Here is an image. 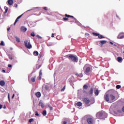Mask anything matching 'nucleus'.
Listing matches in <instances>:
<instances>
[{
    "label": "nucleus",
    "instance_id": "obj_20",
    "mask_svg": "<svg viewBox=\"0 0 124 124\" xmlns=\"http://www.w3.org/2000/svg\"><path fill=\"white\" fill-rule=\"evenodd\" d=\"M5 85V82L3 80H1L0 81V86H4Z\"/></svg>",
    "mask_w": 124,
    "mask_h": 124
},
{
    "label": "nucleus",
    "instance_id": "obj_36",
    "mask_svg": "<svg viewBox=\"0 0 124 124\" xmlns=\"http://www.w3.org/2000/svg\"><path fill=\"white\" fill-rule=\"evenodd\" d=\"M48 85H46L45 87V90H46V91H48Z\"/></svg>",
    "mask_w": 124,
    "mask_h": 124
},
{
    "label": "nucleus",
    "instance_id": "obj_21",
    "mask_svg": "<svg viewBox=\"0 0 124 124\" xmlns=\"http://www.w3.org/2000/svg\"><path fill=\"white\" fill-rule=\"evenodd\" d=\"M93 93V89L91 88L89 91V94L92 95Z\"/></svg>",
    "mask_w": 124,
    "mask_h": 124
},
{
    "label": "nucleus",
    "instance_id": "obj_5",
    "mask_svg": "<svg viewBox=\"0 0 124 124\" xmlns=\"http://www.w3.org/2000/svg\"><path fill=\"white\" fill-rule=\"evenodd\" d=\"M24 45L26 48H28V49H31L32 46L31 44V43L29 42V40H26L24 41Z\"/></svg>",
    "mask_w": 124,
    "mask_h": 124
},
{
    "label": "nucleus",
    "instance_id": "obj_19",
    "mask_svg": "<svg viewBox=\"0 0 124 124\" xmlns=\"http://www.w3.org/2000/svg\"><path fill=\"white\" fill-rule=\"evenodd\" d=\"M8 3L10 5H12V4H13V0H8Z\"/></svg>",
    "mask_w": 124,
    "mask_h": 124
},
{
    "label": "nucleus",
    "instance_id": "obj_10",
    "mask_svg": "<svg viewBox=\"0 0 124 124\" xmlns=\"http://www.w3.org/2000/svg\"><path fill=\"white\" fill-rule=\"evenodd\" d=\"M90 99H89V98H85L83 99V102H84L85 104H89V103H90Z\"/></svg>",
    "mask_w": 124,
    "mask_h": 124
},
{
    "label": "nucleus",
    "instance_id": "obj_26",
    "mask_svg": "<svg viewBox=\"0 0 124 124\" xmlns=\"http://www.w3.org/2000/svg\"><path fill=\"white\" fill-rule=\"evenodd\" d=\"M43 115L44 116H46V115H47V111H46V110H44L43 111Z\"/></svg>",
    "mask_w": 124,
    "mask_h": 124
},
{
    "label": "nucleus",
    "instance_id": "obj_31",
    "mask_svg": "<svg viewBox=\"0 0 124 124\" xmlns=\"http://www.w3.org/2000/svg\"><path fill=\"white\" fill-rule=\"evenodd\" d=\"M4 9H5V13H7V11H8V8L7 7L5 6Z\"/></svg>",
    "mask_w": 124,
    "mask_h": 124
},
{
    "label": "nucleus",
    "instance_id": "obj_24",
    "mask_svg": "<svg viewBox=\"0 0 124 124\" xmlns=\"http://www.w3.org/2000/svg\"><path fill=\"white\" fill-rule=\"evenodd\" d=\"M24 14H22L21 15L19 16H18L17 17V18L16 19V22H18V21H19V19H20L21 18V17H22V16Z\"/></svg>",
    "mask_w": 124,
    "mask_h": 124
},
{
    "label": "nucleus",
    "instance_id": "obj_12",
    "mask_svg": "<svg viewBox=\"0 0 124 124\" xmlns=\"http://www.w3.org/2000/svg\"><path fill=\"white\" fill-rule=\"evenodd\" d=\"M68 122V119L65 118L62 120V124H67Z\"/></svg>",
    "mask_w": 124,
    "mask_h": 124
},
{
    "label": "nucleus",
    "instance_id": "obj_64",
    "mask_svg": "<svg viewBox=\"0 0 124 124\" xmlns=\"http://www.w3.org/2000/svg\"><path fill=\"white\" fill-rule=\"evenodd\" d=\"M10 50H13V48H12V47H11Z\"/></svg>",
    "mask_w": 124,
    "mask_h": 124
},
{
    "label": "nucleus",
    "instance_id": "obj_27",
    "mask_svg": "<svg viewBox=\"0 0 124 124\" xmlns=\"http://www.w3.org/2000/svg\"><path fill=\"white\" fill-rule=\"evenodd\" d=\"M35 78H36L35 76L31 78V80L32 82H35Z\"/></svg>",
    "mask_w": 124,
    "mask_h": 124
},
{
    "label": "nucleus",
    "instance_id": "obj_42",
    "mask_svg": "<svg viewBox=\"0 0 124 124\" xmlns=\"http://www.w3.org/2000/svg\"><path fill=\"white\" fill-rule=\"evenodd\" d=\"M79 77H80V78L83 77V75L82 74H80L79 75H78Z\"/></svg>",
    "mask_w": 124,
    "mask_h": 124
},
{
    "label": "nucleus",
    "instance_id": "obj_44",
    "mask_svg": "<svg viewBox=\"0 0 124 124\" xmlns=\"http://www.w3.org/2000/svg\"><path fill=\"white\" fill-rule=\"evenodd\" d=\"M59 37H60V36H57V37H56V38H57V39H58V40H61V38H59Z\"/></svg>",
    "mask_w": 124,
    "mask_h": 124
},
{
    "label": "nucleus",
    "instance_id": "obj_37",
    "mask_svg": "<svg viewBox=\"0 0 124 124\" xmlns=\"http://www.w3.org/2000/svg\"><path fill=\"white\" fill-rule=\"evenodd\" d=\"M116 89H121V85H118L116 86Z\"/></svg>",
    "mask_w": 124,
    "mask_h": 124
},
{
    "label": "nucleus",
    "instance_id": "obj_38",
    "mask_svg": "<svg viewBox=\"0 0 124 124\" xmlns=\"http://www.w3.org/2000/svg\"><path fill=\"white\" fill-rule=\"evenodd\" d=\"M8 56H9V58L10 59V60H13L12 56L10 55V54H9Z\"/></svg>",
    "mask_w": 124,
    "mask_h": 124
},
{
    "label": "nucleus",
    "instance_id": "obj_30",
    "mask_svg": "<svg viewBox=\"0 0 124 124\" xmlns=\"http://www.w3.org/2000/svg\"><path fill=\"white\" fill-rule=\"evenodd\" d=\"M0 45V46H4L5 45L4 44V42H3V41H1Z\"/></svg>",
    "mask_w": 124,
    "mask_h": 124
},
{
    "label": "nucleus",
    "instance_id": "obj_7",
    "mask_svg": "<svg viewBox=\"0 0 124 124\" xmlns=\"http://www.w3.org/2000/svg\"><path fill=\"white\" fill-rule=\"evenodd\" d=\"M70 17L71 18H73L74 19V21H75V23H76V24H77L78 25V26H79V27H81V23H80V22H79V21H78V20H77V19L76 18H75L74 17V16H70Z\"/></svg>",
    "mask_w": 124,
    "mask_h": 124
},
{
    "label": "nucleus",
    "instance_id": "obj_61",
    "mask_svg": "<svg viewBox=\"0 0 124 124\" xmlns=\"http://www.w3.org/2000/svg\"><path fill=\"white\" fill-rule=\"evenodd\" d=\"M113 45H114V46H115V47H117V46L116 44H114Z\"/></svg>",
    "mask_w": 124,
    "mask_h": 124
},
{
    "label": "nucleus",
    "instance_id": "obj_50",
    "mask_svg": "<svg viewBox=\"0 0 124 124\" xmlns=\"http://www.w3.org/2000/svg\"><path fill=\"white\" fill-rule=\"evenodd\" d=\"M49 109H50V110H53V107H49Z\"/></svg>",
    "mask_w": 124,
    "mask_h": 124
},
{
    "label": "nucleus",
    "instance_id": "obj_23",
    "mask_svg": "<svg viewBox=\"0 0 124 124\" xmlns=\"http://www.w3.org/2000/svg\"><path fill=\"white\" fill-rule=\"evenodd\" d=\"M76 105L78 107H80V106H82V103L81 102H78L77 104H76Z\"/></svg>",
    "mask_w": 124,
    "mask_h": 124
},
{
    "label": "nucleus",
    "instance_id": "obj_59",
    "mask_svg": "<svg viewBox=\"0 0 124 124\" xmlns=\"http://www.w3.org/2000/svg\"><path fill=\"white\" fill-rule=\"evenodd\" d=\"M122 111L124 112V107L122 108Z\"/></svg>",
    "mask_w": 124,
    "mask_h": 124
},
{
    "label": "nucleus",
    "instance_id": "obj_41",
    "mask_svg": "<svg viewBox=\"0 0 124 124\" xmlns=\"http://www.w3.org/2000/svg\"><path fill=\"white\" fill-rule=\"evenodd\" d=\"M64 90H65V86H64L61 91L62 92H63Z\"/></svg>",
    "mask_w": 124,
    "mask_h": 124
},
{
    "label": "nucleus",
    "instance_id": "obj_46",
    "mask_svg": "<svg viewBox=\"0 0 124 124\" xmlns=\"http://www.w3.org/2000/svg\"><path fill=\"white\" fill-rule=\"evenodd\" d=\"M17 1L19 3H21V2H22V0H17Z\"/></svg>",
    "mask_w": 124,
    "mask_h": 124
},
{
    "label": "nucleus",
    "instance_id": "obj_56",
    "mask_svg": "<svg viewBox=\"0 0 124 124\" xmlns=\"http://www.w3.org/2000/svg\"><path fill=\"white\" fill-rule=\"evenodd\" d=\"M3 109H6V106H4V107H3Z\"/></svg>",
    "mask_w": 124,
    "mask_h": 124
},
{
    "label": "nucleus",
    "instance_id": "obj_40",
    "mask_svg": "<svg viewBox=\"0 0 124 124\" xmlns=\"http://www.w3.org/2000/svg\"><path fill=\"white\" fill-rule=\"evenodd\" d=\"M35 116H39V114H38V112L35 111Z\"/></svg>",
    "mask_w": 124,
    "mask_h": 124
},
{
    "label": "nucleus",
    "instance_id": "obj_11",
    "mask_svg": "<svg viewBox=\"0 0 124 124\" xmlns=\"http://www.w3.org/2000/svg\"><path fill=\"white\" fill-rule=\"evenodd\" d=\"M82 124H87V117H84L82 118Z\"/></svg>",
    "mask_w": 124,
    "mask_h": 124
},
{
    "label": "nucleus",
    "instance_id": "obj_54",
    "mask_svg": "<svg viewBox=\"0 0 124 124\" xmlns=\"http://www.w3.org/2000/svg\"><path fill=\"white\" fill-rule=\"evenodd\" d=\"M110 44H111V45H113L114 43H113V42H110Z\"/></svg>",
    "mask_w": 124,
    "mask_h": 124
},
{
    "label": "nucleus",
    "instance_id": "obj_4",
    "mask_svg": "<svg viewBox=\"0 0 124 124\" xmlns=\"http://www.w3.org/2000/svg\"><path fill=\"white\" fill-rule=\"evenodd\" d=\"M67 57H68V59L72 62H78V57L76 56L68 55H67Z\"/></svg>",
    "mask_w": 124,
    "mask_h": 124
},
{
    "label": "nucleus",
    "instance_id": "obj_16",
    "mask_svg": "<svg viewBox=\"0 0 124 124\" xmlns=\"http://www.w3.org/2000/svg\"><path fill=\"white\" fill-rule=\"evenodd\" d=\"M35 95L37 97H40V96H41V93H40V92H37L35 93Z\"/></svg>",
    "mask_w": 124,
    "mask_h": 124
},
{
    "label": "nucleus",
    "instance_id": "obj_32",
    "mask_svg": "<svg viewBox=\"0 0 124 124\" xmlns=\"http://www.w3.org/2000/svg\"><path fill=\"white\" fill-rule=\"evenodd\" d=\"M31 36H33V37H34V36H35V34H34V32H33L31 33Z\"/></svg>",
    "mask_w": 124,
    "mask_h": 124
},
{
    "label": "nucleus",
    "instance_id": "obj_17",
    "mask_svg": "<svg viewBox=\"0 0 124 124\" xmlns=\"http://www.w3.org/2000/svg\"><path fill=\"white\" fill-rule=\"evenodd\" d=\"M39 106H41V107L42 108H43V107H44V104H43V103H42V102L40 101L39 102Z\"/></svg>",
    "mask_w": 124,
    "mask_h": 124
},
{
    "label": "nucleus",
    "instance_id": "obj_43",
    "mask_svg": "<svg viewBox=\"0 0 124 124\" xmlns=\"http://www.w3.org/2000/svg\"><path fill=\"white\" fill-rule=\"evenodd\" d=\"M8 97L9 101L10 102V95H9V93L8 94Z\"/></svg>",
    "mask_w": 124,
    "mask_h": 124
},
{
    "label": "nucleus",
    "instance_id": "obj_34",
    "mask_svg": "<svg viewBox=\"0 0 124 124\" xmlns=\"http://www.w3.org/2000/svg\"><path fill=\"white\" fill-rule=\"evenodd\" d=\"M93 34L94 35H95V36H98L99 35V34H98V33H93Z\"/></svg>",
    "mask_w": 124,
    "mask_h": 124
},
{
    "label": "nucleus",
    "instance_id": "obj_48",
    "mask_svg": "<svg viewBox=\"0 0 124 124\" xmlns=\"http://www.w3.org/2000/svg\"><path fill=\"white\" fill-rule=\"evenodd\" d=\"M47 46H52V44L47 43Z\"/></svg>",
    "mask_w": 124,
    "mask_h": 124
},
{
    "label": "nucleus",
    "instance_id": "obj_29",
    "mask_svg": "<svg viewBox=\"0 0 124 124\" xmlns=\"http://www.w3.org/2000/svg\"><path fill=\"white\" fill-rule=\"evenodd\" d=\"M98 37L100 39H101L102 38H105L104 36H103L102 35H98Z\"/></svg>",
    "mask_w": 124,
    "mask_h": 124
},
{
    "label": "nucleus",
    "instance_id": "obj_63",
    "mask_svg": "<svg viewBox=\"0 0 124 124\" xmlns=\"http://www.w3.org/2000/svg\"><path fill=\"white\" fill-rule=\"evenodd\" d=\"M76 76H79V75H78V74H76Z\"/></svg>",
    "mask_w": 124,
    "mask_h": 124
},
{
    "label": "nucleus",
    "instance_id": "obj_15",
    "mask_svg": "<svg viewBox=\"0 0 124 124\" xmlns=\"http://www.w3.org/2000/svg\"><path fill=\"white\" fill-rule=\"evenodd\" d=\"M21 31H23L24 32H25V31H27V28H26L25 27H22L21 28Z\"/></svg>",
    "mask_w": 124,
    "mask_h": 124
},
{
    "label": "nucleus",
    "instance_id": "obj_47",
    "mask_svg": "<svg viewBox=\"0 0 124 124\" xmlns=\"http://www.w3.org/2000/svg\"><path fill=\"white\" fill-rule=\"evenodd\" d=\"M63 20H64V21H66V20H68V18L64 17V18H63Z\"/></svg>",
    "mask_w": 124,
    "mask_h": 124
},
{
    "label": "nucleus",
    "instance_id": "obj_25",
    "mask_svg": "<svg viewBox=\"0 0 124 124\" xmlns=\"http://www.w3.org/2000/svg\"><path fill=\"white\" fill-rule=\"evenodd\" d=\"M117 61L119 62H121L123 61V58L122 57H118Z\"/></svg>",
    "mask_w": 124,
    "mask_h": 124
},
{
    "label": "nucleus",
    "instance_id": "obj_49",
    "mask_svg": "<svg viewBox=\"0 0 124 124\" xmlns=\"http://www.w3.org/2000/svg\"><path fill=\"white\" fill-rule=\"evenodd\" d=\"M8 67L11 68V67H12V65H11V64H9V65H8Z\"/></svg>",
    "mask_w": 124,
    "mask_h": 124
},
{
    "label": "nucleus",
    "instance_id": "obj_33",
    "mask_svg": "<svg viewBox=\"0 0 124 124\" xmlns=\"http://www.w3.org/2000/svg\"><path fill=\"white\" fill-rule=\"evenodd\" d=\"M33 119H32V118H31V119H30L29 120V123H32V122H33Z\"/></svg>",
    "mask_w": 124,
    "mask_h": 124
},
{
    "label": "nucleus",
    "instance_id": "obj_18",
    "mask_svg": "<svg viewBox=\"0 0 124 124\" xmlns=\"http://www.w3.org/2000/svg\"><path fill=\"white\" fill-rule=\"evenodd\" d=\"M94 93L95 94V95H98L99 93V91H98V89H96L94 91Z\"/></svg>",
    "mask_w": 124,
    "mask_h": 124
},
{
    "label": "nucleus",
    "instance_id": "obj_62",
    "mask_svg": "<svg viewBox=\"0 0 124 124\" xmlns=\"http://www.w3.org/2000/svg\"><path fill=\"white\" fill-rule=\"evenodd\" d=\"M16 23H17V22H16V20L15 23H14V25H16Z\"/></svg>",
    "mask_w": 124,
    "mask_h": 124
},
{
    "label": "nucleus",
    "instance_id": "obj_52",
    "mask_svg": "<svg viewBox=\"0 0 124 124\" xmlns=\"http://www.w3.org/2000/svg\"><path fill=\"white\" fill-rule=\"evenodd\" d=\"M54 34L52 33L51 35V37H54Z\"/></svg>",
    "mask_w": 124,
    "mask_h": 124
},
{
    "label": "nucleus",
    "instance_id": "obj_22",
    "mask_svg": "<svg viewBox=\"0 0 124 124\" xmlns=\"http://www.w3.org/2000/svg\"><path fill=\"white\" fill-rule=\"evenodd\" d=\"M42 76V71L41 70L40 71V75L39 76V79L41 80V77Z\"/></svg>",
    "mask_w": 124,
    "mask_h": 124
},
{
    "label": "nucleus",
    "instance_id": "obj_57",
    "mask_svg": "<svg viewBox=\"0 0 124 124\" xmlns=\"http://www.w3.org/2000/svg\"><path fill=\"white\" fill-rule=\"evenodd\" d=\"M14 95H15L14 94H13V96H12V99L14 98Z\"/></svg>",
    "mask_w": 124,
    "mask_h": 124
},
{
    "label": "nucleus",
    "instance_id": "obj_14",
    "mask_svg": "<svg viewBox=\"0 0 124 124\" xmlns=\"http://www.w3.org/2000/svg\"><path fill=\"white\" fill-rule=\"evenodd\" d=\"M107 42V41H105V40H102L99 42L100 44H101V45H103L104 44H106Z\"/></svg>",
    "mask_w": 124,
    "mask_h": 124
},
{
    "label": "nucleus",
    "instance_id": "obj_2",
    "mask_svg": "<svg viewBox=\"0 0 124 124\" xmlns=\"http://www.w3.org/2000/svg\"><path fill=\"white\" fill-rule=\"evenodd\" d=\"M96 117L97 119H100L101 120H104L105 118L108 117V114L105 111H99L96 114Z\"/></svg>",
    "mask_w": 124,
    "mask_h": 124
},
{
    "label": "nucleus",
    "instance_id": "obj_58",
    "mask_svg": "<svg viewBox=\"0 0 124 124\" xmlns=\"http://www.w3.org/2000/svg\"><path fill=\"white\" fill-rule=\"evenodd\" d=\"M56 74H57V72H55L54 73V76H56Z\"/></svg>",
    "mask_w": 124,
    "mask_h": 124
},
{
    "label": "nucleus",
    "instance_id": "obj_35",
    "mask_svg": "<svg viewBox=\"0 0 124 124\" xmlns=\"http://www.w3.org/2000/svg\"><path fill=\"white\" fill-rule=\"evenodd\" d=\"M83 89H85V90H87L88 89V85H84L83 86Z\"/></svg>",
    "mask_w": 124,
    "mask_h": 124
},
{
    "label": "nucleus",
    "instance_id": "obj_6",
    "mask_svg": "<svg viewBox=\"0 0 124 124\" xmlns=\"http://www.w3.org/2000/svg\"><path fill=\"white\" fill-rule=\"evenodd\" d=\"M86 121L88 124H93V118L92 117L87 118Z\"/></svg>",
    "mask_w": 124,
    "mask_h": 124
},
{
    "label": "nucleus",
    "instance_id": "obj_28",
    "mask_svg": "<svg viewBox=\"0 0 124 124\" xmlns=\"http://www.w3.org/2000/svg\"><path fill=\"white\" fill-rule=\"evenodd\" d=\"M33 55H34V56H38V52L34 51Z\"/></svg>",
    "mask_w": 124,
    "mask_h": 124
},
{
    "label": "nucleus",
    "instance_id": "obj_9",
    "mask_svg": "<svg viewBox=\"0 0 124 124\" xmlns=\"http://www.w3.org/2000/svg\"><path fill=\"white\" fill-rule=\"evenodd\" d=\"M85 68H86V69H85L86 73H89V72H90V71H91V68H90L89 67H87V65H85L84 66L83 69H85Z\"/></svg>",
    "mask_w": 124,
    "mask_h": 124
},
{
    "label": "nucleus",
    "instance_id": "obj_13",
    "mask_svg": "<svg viewBox=\"0 0 124 124\" xmlns=\"http://www.w3.org/2000/svg\"><path fill=\"white\" fill-rule=\"evenodd\" d=\"M15 38H16V42H18V43L21 42V40H20V38H19L18 36H15Z\"/></svg>",
    "mask_w": 124,
    "mask_h": 124
},
{
    "label": "nucleus",
    "instance_id": "obj_1",
    "mask_svg": "<svg viewBox=\"0 0 124 124\" xmlns=\"http://www.w3.org/2000/svg\"><path fill=\"white\" fill-rule=\"evenodd\" d=\"M109 93H110L109 95L108 94L105 95L104 98L107 102L112 103L118 99L116 95V94H118V93H117V92L113 90H109Z\"/></svg>",
    "mask_w": 124,
    "mask_h": 124
},
{
    "label": "nucleus",
    "instance_id": "obj_51",
    "mask_svg": "<svg viewBox=\"0 0 124 124\" xmlns=\"http://www.w3.org/2000/svg\"><path fill=\"white\" fill-rule=\"evenodd\" d=\"M44 9L45 10H47V7H44Z\"/></svg>",
    "mask_w": 124,
    "mask_h": 124
},
{
    "label": "nucleus",
    "instance_id": "obj_55",
    "mask_svg": "<svg viewBox=\"0 0 124 124\" xmlns=\"http://www.w3.org/2000/svg\"><path fill=\"white\" fill-rule=\"evenodd\" d=\"M7 31H10V28H7Z\"/></svg>",
    "mask_w": 124,
    "mask_h": 124
},
{
    "label": "nucleus",
    "instance_id": "obj_39",
    "mask_svg": "<svg viewBox=\"0 0 124 124\" xmlns=\"http://www.w3.org/2000/svg\"><path fill=\"white\" fill-rule=\"evenodd\" d=\"M36 37L39 38L40 39H41L42 38V37H41V36H39V35H37Z\"/></svg>",
    "mask_w": 124,
    "mask_h": 124
},
{
    "label": "nucleus",
    "instance_id": "obj_3",
    "mask_svg": "<svg viewBox=\"0 0 124 124\" xmlns=\"http://www.w3.org/2000/svg\"><path fill=\"white\" fill-rule=\"evenodd\" d=\"M109 111L110 114H112V115H114V116H116L117 117H121L124 115V112H123V111L120 109H117L112 111V107H111L109 109Z\"/></svg>",
    "mask_w": 124,
    "mask_h": 124
},
{
    "label": "nucleus",
    "instance_id": "obj_8",
    "mask_svg": "<svg viewBox=\"0 0 124 124\" xmlns=\"http://www.w3.org/2000/svg\"><path fill=\"white\" fill-rule=\"evenodd\" d=\"M117 38L118 39H123V38H124V32L120 33L118 36H117Z\"/></svg>",
    "mask_w": 124,
    "mask_h": 124
},
{
    "label": "nucleus",
    "instance_id": "obj_53",
    "mask_svg": "<svg viewBox=\"0 0 124 124\" xmlns=\"http://www.w3.org/2000/svg\"><path fill=\"white\" fill-rule=\"evenodd\" d=\"M2 108V105H0V109H1Z\"/></svg>",
    "mask_w": 124,
    "mask_h": 124
},
{
    "label": "nucleus",
    "instance_id": "obj_60",
    "mask_svg": "<svg viewBox=\"0 0 124 124\" xmlns=\"http://www.w3.org/2000/svg\"><path fill=\"white\" fill-rule=\"evenodd\" d=\"M2 72H4V73H5V70H2Z\"/></svg>",
    "mask_w": 124,
    "mask_h": 124
},
{
    "label": "nucleus",
    "instance_id": "obj_45",
    "mask_svg": "<svg viewBox=\"0 0 124 124\" xmlns=\"http://www.w3.org/2000/svg\"><path fill=\"white\" fill-rule=\"evenodd\" d=\"M65 17H67L68 18H69V17H70V16L66 14L65 15Z\"/></svg>",
    "mask_w": 124,
    "mask_h": 124
}]
</instances>
